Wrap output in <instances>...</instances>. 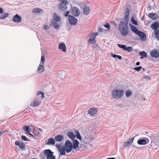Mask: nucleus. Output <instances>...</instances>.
Returning a JSON list of instances; mask_svg holds the SVG:
<instances>
[{"instance_id":"40","label":"nucleus","mask_w":159,"mask_h":159,"mask_svg":"<svg viewBox=\"0 0 159 159\" xmlns=\"http://www.w3.org/2000/svg\"><path fill=\"white\" fill-rule=\"evenodd\" d=\"M19 148L21 149H23L25 148V144L23 142H20V145L19 146Z\"/></svg>"},{"instance_id":"5","label":"nucleus","mask_w":159,"mask_h":159,"mask_svg":"<svg viewBox=\"0 0 159 159\" xmlns=\"http://www.w3.org/2000/svg\"><path fill=\"white\" fill-rule=\"evenodd\" d=\"M70 13L73 16L75 17L78 16L80 14V11L76 7H73L72 6L71 7Z\"/></svg>"},{"instance_id":"2","label":"nucleus","mask_w":159,"mask_h":159,"mask_svg":"<svg viewBox=\"0 0 159 159\" xmlns=\"http://www.w3.org/2000/svg\"><path fill=\"white\" fill-rule=\"evenodd\" d=\"M123 90L119 89H115L111 92V95L113 99H118L120 98L124 95Z\"/></svg>"},{"instance_id":"11","label":"nucleus","mask_w":159,"mask_h":159,"mask_svg":"<svg viewBox=\"0 0 159 159\" xmlns=\"http://www.w3.org/2000/svg\"><path fill=\"white\" fill-rule=\"evenodd\" d=\"M12 21L14 22L20 23L21 21V17L19 15L16 14L13 18Z\"/></svg>"},{"instance_id":"24","label":"nucleus","mask_w":159,"mask_h":159,"mask_svg":"<svg viewBox=\"0 0 159 159\" xmlns=\"http://www.w3.org/2000/svg\"><path fill=\"white\" fill-rule=\"evenodd\" d=\"M130 26L131 31L134 33L137 34L140 31L138 30L136 27L133 25L130 24Z\"/></svg>"},{"instance_id":"36","label":"nucleus","mask_w":159,"mask_h":159,"mask_svg":"<svg viewBox=\"0 0 159 159\" xmlns=\"http://www.w3.org/2000/svg\"><path fill=\"white\" fill-rule=\"evenodd\" d=\"M75 133H76V135L75 136L76 137V138L79 139V140H81V137L80 136V134L79 132L78 131L76 130H75Z\"/></svg>"},{"instance_id":"8","label":"nucleus","mask_w":159,"mask_h":159,"mask_svg":"<svg viewBox=\"0 0 159 159\" xmlns=\"http://www.w3.org/2000/svg\"><path fill=\"white\" fill-rule=\"evenodd\" d=\"M150 55L152 57L157 58L159 57V50L157 49L152 50L150 52Z\"/></svg>"},{"instance_id":"17","label":"nucleus","mask_w":159,"mask_h":159,"mask_svg":"<svg viewBox=\"0 0 159 159\" xmlns=\"http://www.w3.org/2000/svg\"><path fill=\"white\" fill-rule=\"evenodd\" d=\"M72 147L74 149H76L78 147L79 142L76 139H73V140Z\"/></svg>"},{"instance_id":"31","label":"nucleus","mask_w":159,"mask_h":159,"mask_svg":"<svg viewBox=\"0 0 159 159\" xmlns=\"http://www.w3.org/2000/svg\"><path fill=\"white\" fill-rule=\"evenodd\" d=\"M139 55L141 56L140 57L141 59H143L144 57H147V54L144 51L140 52L139 53Z\"/></svg>"},{"instance_id":"6","label":"nucleus","mask_w":159,"mask_h":159,"mask_svg":"<svg viewBox=\"0 0 159 159\" xmlns=\"http://www.w3.org/2000/svg\"><path fill=\"white\" fill-rule=\"evenodd\" d=\"M64 147L65 148L66 151L67 152H70L71 151L73 148L72 144L70 141L69 140H67L65 142Z\"/></svg>"},{"instance_id":"46","label":"nucleus","mask_w":159,"mask_h":159,"mask_svg":"<svg viewBox=\"0 0 159 159\" xmlns=\"http://www.w3.org/2000/svg\"><path fill=\"white\" fill-rule=\"evenodd\" d=\"M142 68V67L141 66H139V67H135L134 69L135 70H136L137 71H139L141 70V69Z\"/></svg>"},{"instance_id":"51","label":"nucleus","mask_w":159,"mask_h":159,"mask_svg":"<svg viewBox=\"0 0 159 159\" xmlns=\"http://www.w3.org/2000/svg\"><path fill=\"white\" fill-rule=\"evenodd\" d=\"M111 56L113 58L117 57V55L115 54H113L112 53H111Z\"/></svg>"},{"instance_id":"57","label":"nucleus","mask_w":159,"mask_h":159,"mask_svg":"<svg viewBox=\"0 0 159 159\" xmlns=\"http://www.w3.org/2000/svg\"><path fill=\"white\" fill-rule=\"evenodd\" d=\"M28 134H29L33 138H34V136L32 134L30 133H29Z\"/></svg>"},{"instance_id":"34","label":"nucleus","mask_w":159,"mask_h":159,"mask_svg":"<svg viewBox=\"0 0 159 159\" xmlns=\"http://www.w3.org/2000/svg\"><path fill=\"white\" fill-rule=\"evenodd\" d=\"M9 14L8 13H4L2 15H0V19H3L8 17Z\"/></svg>"},{"instance_id":"55","label":"nucleus","mask_w":159,"mask_h":159,"mask_svg":"<svg viewBox=\"0 0 159 159\" xmlns=\"http://www.w3.org/2000/svg\"><path fill=\"white\" fill-rule=\"evenodd\" d=\"M89 38H94L95 39V37L94 35H93L92 34H91L90 35V36Z\"/></svg>"},{"instance_id":"52","label":"nucleus","mask_w":159,"mask_h":159,"mask_svg":"<svg viewBox=\"0 0 159 159\" xmlns=\"http://www.w3.org/2000/svg\"><path fill=\"white\" fill-rule=\"evenodd\" d=\"M91 34H92L93 35H94L95 37H96L98 35V32H94V33H92Z\"/></svg>"},{"instance_id":"44","label":"nucleus","mask_w":159,"mask_h":159,"mask_svg":"<svg viewBox=\"0 0 159 159\" xmlns=\"http://www.w3.org/2000/svg\"><path fill=\"white\" fill-rule=\"evenodd\" d=\"M50 25H49V26H48V25H44V26L43 27V29L45 30H47L50 29Z\"/></svg>"},{"instance_id":"7","label":"nucleus","mask_w":159,"mask_h":159,"mask_svg":"<svg viewBox=\"0 0 159 159\" xmlns=\"http://www.w3.org/2000/svg\"><path fill=\"white\" fill-rule=\"evenodd\" d=\"M68 20L69 23L71 25H75L77 24V20L73 16L69 15Z\"/></svg>"},{"instance_id":"63","label":"nucleus","mask_w":159,"mask_h":159,"mask_svg":"<svg viewBox=\"0 0 159 159\" xmlns=\"http://www.w3.org/2000/svg\"><path fill=\"white\" fill-rule=\"evenodd\" d=\"M39 130H40L41 131H42V129H39Z\"/></svg>"},{"instance_id":"27","label":"nucleus","mask_w":159,"mask_h":159,"mask_svg":"<svg viewBox=\"0 0 159 159\" xmlns=\"http://www.w3.org/2000/svg\"><path fill=\"white\" fill-rule=\"evenodd\" d=\"M55 139L52 138H50L48 140V142L46 144L48 145H54L55 143Z\"/></svg>"},{"instance_id":"41","label":"nucleus","mask_w":159,"mask_h":159,"mask_svg":"<svg viewBox=\"0 0 159 159\" xmlns=\"http://www.w3.org/2000/svg\"><path fill=\"white\" fill-rule=\"evenodd\" d=\"M21 139L24 141H29L30 140L28 139L27 137H26L24 135H22L21 137Z\"/></svg>"},{"instance_id":"20","label":"nucleus","mask_w":159,"mask_h":159,"mask_svg":"<svg viewBox=\"0 0 159 159\" xmlns=\"http://www.w3.org/2000/svg\"><path fill=\"white\" fill-rule=\"evenodd\" d=\"M58 48L59 49H61L63 52H65L66 51V45L63 43H60L59 44Z\"/></svg>"},{"instance_id":"47","label":"nucleus","mask_w":159,"mask_h":159,"mask_svg":"<svg viewBox=\"0 0 159 159\" xmlns=\"http://www.w3.org/2000/svg\"><path fill=\"white\" fill-rule=\"evenodd\" d=\"M110 22L111 24L114 25L115 26H116L117 25V24L113 20H111L110 21Z\"/></svg>"},{"instance_id":"16","label":"nucleus","mask_w":159,"mask_h":159,"mask_svg":"<svg viewBox=\"0 0 159 159\" xmlns=\"http://www.w3.org/2000/svg\"><path fill=\"white\" fill-rule=\"evenodd\" d=\"M58 75L61 79H63L66 75V72L64 70L59 71L58 73Z\"/></svg>"},{"instance_id":"38","label":"nucleus","mask_w":159,"mask_h":159,"mask_svg":"<svg viewBox=\"0 0 159 159\" xmlns=\"http://www.w3.org/2000/svg\"><path fill=\"white\" fill-rule=\"evenodd\" d=\"M132 91L130 90H127L125 93V95L126 97H129L132 94Z\"/></svg>"},{"instance_id":"32","label":"nucleus","mask_w":159,"mask_h":159,"mask_svg":"<svg viewBox=\"0 0 159 159\" xmlns=\"http://www.w3.org/2000/svg\"><path fill=\"white\" fill-rule=\"evenodd\" d=\"M59 152H60L61 155H64L65 154L66 149L65 148H62L58 149Z\"/></svg>"},{"instance_id":"12","label":"nucleus","mask_w":159,"mask_h":159,"mask_svg":"<svg viewBox=\"0 0 159 159\" xmlns=\"http://www.w3.org/2000/svg\"><path fill=\"white\" fill-rule=\"evenodd\" d=\"M134 139V137L129 139L127 141L124 142L125 144H124L123 146L126 148L127 146H129L133 142Z\"/></svg>"},{"instance_id":"53","label":"nucleus","mask_w":159,"mask_h":159,"mask_svg":"<svg viewBox=\"0 0 159 159\" xmlns=\"http://www.w3.org/2000/svg\"><path fill=\"white\" fill-rule=\"evenodd\" d=\"M3 9L1 7H0V14H2L3 12Z\"/></svg>"},{"instance_id":"22","label":"nucleus","mask_w":159,"mask_h":159,"mask_svg":"<svg viewBox=\"0 0 159 159\" xmlns=\"http://www.w3.org/2000/svg\"><path fill=\"white\" fill-rule=\"evenodd\" d=\"M83 13L86 15H88L89 13L90 8L89 6H85L83 8Z\"/></svg>"},{"instance_id":"15","label":"nucleus","mask_w":159,"mask_h":159,"mask_svg":"<svg viewBox=\"0 0 159 159\" xmlns=\"http://www.w3.org/2000/svg\"><path fill=\"white\" fill-rule=\"evenodd\" d=\"M129 10L128 8H127L125 11V17L124 19H126V22H127V21L129 19Z\"/></svg>"},{"instance_id":"54","label":"nucleus","mask_w":159,"mask_h":159,"mask_svg":"<svg viewBox=\"0 0 159 159\" xmlns=\"http://www.w3.org/2000/svg\"><path fill=\"white\" fill-rule=\"evenodd\" d=\"M98 30L99 32H102V29L100 27H99L98 29Z\"/></svg>"},{"instance_id":"50","label":"nucleus","mask_w":159,"mask_h":159,"mask_svg":"<svg viewBox=\"0 0 159 159\" xmlns=\"http://www.w3.org/2000/svg\"><path fill=\"white\" fill-rule=\"evenodd\" d=\"M20 143L19 141H16L15 142V145L16 146H19Z\"/></svg>"},{"instance_id":"9","label":"nucleus","mask_w":159,"mask_h":159,"mask_svg":"<svg viewBox=\"0 0 159 159\" xmlns=\"http://www.w3.org/2000/svg\"><path fill=\"white\" fill-rule=\"evenodd\" d=\"M117 46L120 48L123 49L124 51H126L127 52H130L132 51L133 48L129 46L126 47L125 45H121L119 44H117Z\"/></svg>"},{"instance_id":"30","label":"nucleus","mask_w":159,"mask_h":159,"mask_svg":"<svg viewBox=\"0 0 159 159\" xmlns=\"http://www.w3.org/2000/svg\"><path fill=\"white\" fill-rule=\"evenodd\" d=\"M67 135L69 137L72 139L73 140L75 138V135L72 132H68Z\"/></svg>"},{"instance_id":"29","label":"nucleus","mask_w":159,"mask_h":159,"mask_svg":"<svg viewBox=\"0 0 159 159\" xmlns=\"http://www.w3.org/2000/svg\"><path fill=\"white\" fill-rule=\"evenodd\" d=\"M23 127V130L27 132L28 134L31 131L32 129L29 126H24Z\"/></svg>"},{"instance_id":"25","label":"nucleus","mask_w":159,"mask_h":159,"mask_svg":"<svg viewBox=\"0 0 159 159\" xmlns=\"http://www.w3.org/2000/svg\"><path fill=\"white\" fill-rule=\"evenodd\" d=\"M44 65L43 64H40L38 67V72L39 73L43 72L44 70Z\"/></svg>"},{"instance_id":"23","label":"nucleus","mask_w":159,"mask_h":159,"mask_svg":"<svg viewBox=\"0 0 159 159\" xmlns=\"http://www.w3.org/2000/svg\"><path fill=\"white\" fill-rule=\"evenodd\" d=\"M148 16L153 20H156L158 18V15L156 13H152L149 14Z\"/></svg>"},{"instance_id":"43","label":"nucleus","mask_w":159,"mask_h":159,"mask_svg":"<svg viewBox=\"0 0 159 159\" xmlns=\"http://www.w3.org/2000/svg\"><path fill=\"white\" fill-rule=\"evenodd\" d=\"M37 94L38 95H39L41 94L42 99H43L44 98V94L43 93V92H42L41 91H39L37 92Z\"/></svg>"},{"instance_id":"26","label":"nucleus","mask_w":159,"mask_h":159,"mask_svg":"<svg viewBox=\"0 0 159 159\" xmlns=\"http://www.w3.org/2000/svg\"><path fill=\"white\" fill-rule=\"evenodd\" d=\"M57 22L52 21L51 22V24L55 29L58 30L60 26Z\"/></svg>"},{"instance_id":"19","label":"nucleus","mask_w":159,"mask_h":159,"mask_svg":"<svg viewBox=\"0 0 159 159\" xmlns=\"http://www.w3.org/2000/svg\"><path fill=\"white\" fill-rule=\"evenodd\" d=\"M41 101L38 100H34V102H31L30 105L31 106L35 107L38 106L40 103Z\"/></svg>"},{"instance_id":"4","label":"nucleus","mask_w":159,"mask_h":159,"mask_svg":"<svg viewBox=\"0 0 159 159\" xmlns=\"http://www.w3.org/2000/svg\"><path fill=\"white\" fill-rule=\"evenodd\" d=\"M53 153L50 149H46L44 151V154L47 156V159H56L55 156L53 155Z\"/></svg>"},{"instance_id":"28","label":"nucleus","mask_w":159,"mask_h":159,"mask_svg":"<svg viewBox=\"0 0 159 159\" xmlns=\"http://www.w3.org/2000/svg\"><path fill=\"white\" fill-rule=\"evenodd\" d=\"M53 20L56 22H59L61 20L60 17L55 13H54L53 14Z\"/></svg>"},{"instance_id":"1","label":"nucleus","mask_w":159,"mask_h":159,"mask_svg":"<svg viewBox=\"0 0 159 159\" xmlns=\"http://www.w3.org/2000/svg\"><path fill=\"white\" fill-rule=\"evenodd\" d=\"M118 30L122 36H126L128 34L129 31L127 22L125 23L121 21L118 25Z\"/></svg>"},{"instance_id":"10","label":"nucleus","mask_w":159,"mask_h":159,"mask_svg":"<svg viewBox=\"0 0 159 159\" xmlns=\"http://www.w3.org/2000/svg\"><path fill=\"white\" fill-rule=\"evenodd\" d=\"M148 142V139L145 138L144 139H139L137 142V143L139 145H145Z\"/></svg>"},{"instance_id":"56","label":"nucleus","mask_w":159,"mask_h":159,"mask_svg":"<svg viewBox=\"0 0 159 159\" xmlns=\"http://www.w3.org/2000/svg\"><path fill=\"white\" fill-rule=\"evenodd\" d=\"M61 146V144H56V147L57 148H59L60 146Z\"/></svg>"},{"instance_id":"35","label":"nucleus","mask_w":159,"mask_h":159,"mask_svg":"<svg viewBox=\"0 0 159 159\" xmlns=\"http://www.w3.org/2000/svg\"><path fill=\"white\" fill-rule=\"evenodd\" d=\"M88 42L93 44H94L96 43V41L94 38H90Z\"/></svg>"},{"instance_id":"42","label":"nucleus","mask_w":159,"mask_h":159,"mask_svg":"<svg viewBox=\"0 0 159 159\" xmlns=\"http://www.w3.org/2000/svg\"><path fill=\"white\" fill-rule=\"evenodd\" d=\"M45 61V58L44 55L42 56L41 59L40 64L44 65V62Z\"/></svg>"},{"instance_id":"21","label":"nucleus","mask_w":159,"mask_h":159,"mask_svg":"<svg viewBox=\"0 0 159 159\" xmlns=\"http://www.w3.org/2000/svg\"><path fill=\"white\" fill-rule=\"evenodd\" d=\"M63 136L62 135H58L56 136L55 137V140L57 142H60L61 143L63 139Z\"/></svg>"},{"instance_id":"18","label":"nucleus","mask_w":159,"mask_h":159,"mask_svg":"<svg viewBox=\"0 0 159 159\" xmlns=\"http://www.w3.org/2000/svg\"><path fill=\"white\" fill-rule=\"evenodd\" d=\"M151 27L154 30H157L159 28V23L158 21H156L152 24Z\"/></svg>"},{"instance_id":"60","label":"nucleus","mask_w":159,"mask_h":159,"mask_svg":"<svg viewBox=\"0 0 159 159\" xmlns=\"http://www.w3.org/2000/svg\"><path fill=\"white\" fill-rule=\"evenodd\" d=\"M5 132H0V136H1Z\"/></svg>"},{"instance_id":"3","label":"nucleus","mask_w":159,"mask_h":159,"mask_svg":"<svg viewBox=\"0 0 159 159\" xmlns=\"http://www.w3.org/2000/svg\"><path fill=\"white\" fill-rule=\"evenodd\" d=\"M61 2L58 5V9L61 11H65L67 9L68 2L67 0H59Z\"/></svg>"},{"instance_id":"58","label":"nucleus","mask_w":159,"mask_h":159,"mask_svg":"<svg viewBox=\"0 0 159 159\" xmlns=\"http://www.w3.org/2000/svg\"><path fill=\"white\" fill-rule=\"evenodd\" d=\"M117 57L119 59H121L122 58L120 56L117 55Z\"/></svg>"},{"instance_id":"37","label":"nucleus","mask_w":159,"mask_h":159,"mask_svg":"<svg viewBox=\"0 0 159 159\" xmlns=\"http://www.w3.org/2000/svg\"><path fill=\"white\" fill-rule=\"evenodd\" d=\"M131 21L133 24L136 25H138L137 21L135 20L134 17L132 16L131 17Z\"/></svg>"},{"instance_id":"33","label":"nucleus","mask_w":159,"mask_h":159,"mask_svg":"<svg viewBox=\"0 0 159 159\" xmlns=\"http://www.w3.org/2000/svg\"><path fill=\"white\" fill-rule=\"evenodd\" d=\"M43 11L41 9L39 8H34L33 9L32 12L34 13H37L42 12Z\"/></svg>"},{"instance_id":"13","label":"nucleus","mask_w":159,"mask_h":159,"mask_svg":"<svg viewBox=\"0 0 159 159\" xmlns=\"http://www.w3.org/2000/svg\"><path fill=\"white\" fill-rule=\"evenodd\" d=\"M137 35L139 36L141 40L143 41H145L146 40V36L145 34L143 32L141 31H140L137 34Z\"/></svg>"},{"instance_id":"45","label":"nucleus","mask_w":159,"mask_h":159,"mask_svg":"<svg viewBox=\"0 0 159 159\" xmlns=\"http://www.w3.org/2000/svg\"><path fill=\"white\" fill-rule=\"evenodd\" d=\"M104 26L105 28H107L108 30H109L110 29V24L108 23H107L104 25Z\"/></svg>"},{"instance_id":"49","label":"nucleus","mask_w":159,"mask_h":159,"mask_svg":"<svg viewBox=\"0 0 159 159\" xmlns=\"http://www.w3.org/2000/svg\"><path fill=\"white\" fill-rule=\"evenodd\" d=\"M144 77L148 80H151V78L148 75H146Z\"/></svg>"},{"instance_id":"59","label":"nucleus","mask_w":159,"mask_h":159,"mask_svg":"<svg viewBox=\"0 0 159 159\" xmlns=\"http://www.w3.org/2000/svg\"><path fill=\"white\" fill-rule=\"evenodd\" d=\"M140 62L139 61H138L136 63V65L137 66L139 65H140Z\"/></svg>"},{"instance_id":"62","label":"nucleus","mask_w":159,"mask_h":159,"mask_svg":"<svg viewBox=\"0 0 159 159\" xmlns=\"http://www.w3.org/2000/svg\"><path fill=\"white\" fill-rule=\"evenodd\" d=\"M141 69H142L143 71L145 70V69H144L143 68H141Z\"/></svg>"},{"instance_id":"39","label":"nucleus","mask_w":159,"mask_h":159,"mask_svg":"<svg viewBox=\"0 0 159 159\" xmlns=\"http://www.w3.org/2000/svg\"><path fill=\"white\" fill-rule=\"evenodd\" d=\"M154 35L157 39H159V29H157L155 30Z\"/></svg>"},{"instance_id":"48","label":"nucleus","mask_w":159,"mask_h":159,"mask_svg":"<svg viewBox=\"0 0 159 159\" xmlns=\"http://www.w3.org/2000/svg\"><path fill=\"white\" fill-rule=\"evenodd\" d=\"M70 12H69V11H67L66 12H65L64 14V16H66V17H67V16H68V14H69Z\"/></svg>"},{"instance_id":"14","label":"nucleus","mask_w":159,"mask_h":159,"mask_svg":"<svg viewBox=\"0 0 159 159\" xmlns=\"http://www.w3.org/2000/svg\"><path fill=\"white\" fill-rule=\"evenodd\" d=\"M98 110L96 108H91L88 111V113L91 115H94L97 112Z\"/></svg>"},{"instance_id":"61","label":"nucleus","mask_w":159,"mask_h":159,"mask_svg":"<svg viewBox=\"0 0 159 159\" xmlns=\"http://www.w3.org/2000/svg\"><path fill=\"white\" fill-rule=\"evenodd\" d=\"M107 159H115V158L114 157H109Z\"/></svg>"}]
</instances>
